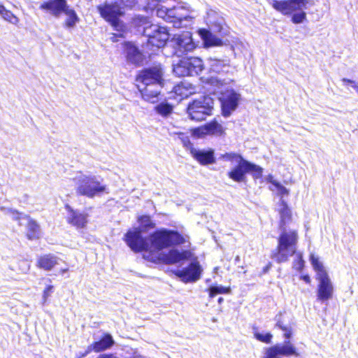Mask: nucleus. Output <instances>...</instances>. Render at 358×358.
<instances>
[{
  "mask_svg": "<svg viewBox=\"0 0 358 358\" xmlns=\"http://www.w3.org/2000/svg\"><path fill=\"white\" fill-rule=\"evenodd\" d=\"M209 65L210 70L216 73L225 71L224 69L229 67L228 64L224 60L212 58L209 59Z\"/></svg>",
  "mask_w": 358,
  "mask_h": 358,
  "instance_id": "obj_32",
  "label": "nucleus"
},
{
  "mask_svg": "<svg viewBox=\"0 0 358 358\" xmlns=\"http://www.w3.org/2000/svg\"><path fill=\"white\" fill-rule=\"evenodd\" d=\"M178 138L180 140L183 145L185 148H189L191 150V148H192V144L190 142L189 136L184 133H178Z\"/></svg>",
  "mask_w": 358,
  "mask_h": 358,
  "instance_id": "obj_43",
  "label": "nucleus"
},
{
  "mask_svg": "<svg viewBox=\"0 0 358 358\" xmlns=\"http://www.w3.org/2000/svg\"><path fill=\"white\" fill-rule=\"evenodd\" d=\"M155 108L156 112L163 117H167L168 115L172 113L173 110V107L172 105L165 102H162L159 103L155 106Z\"/></svg>",
  "mask_w": 358,
  "mask_h": 358,
  "instance_id": "obj_35",
  "label": "nucleus"
},
{
  "mask_svg": "<svg viewBox=\"0 0 358 358\" xmlns=\"http://www.w3.org/2000/svg\"><path fill=\"white\" fill-rule=\"evenodd\" d=\"M210 80H211V83H217V85H220L221 87H222V86H223L222 83L220 80H218V79H217V78H212L210 79Z\"/></svg>",
  "mask_w": 358,
  "mask_h": 358,
  "instance_id": "obj_47",
  "label": "nucleus"
},
{
  "mask_svg": "<svg viewBox=\"0 0 358 358\" xmlns=\"http://www.w3.org/2000/svg\"><path fill=\"white\" fill-rule=\"evenodd\" d=\"M199 34L203 40L205 45L207 47L219 46L222 44V40L213 35L209 30L201 29Z\"/></svg>",
  "mask_w": 358,
  "mask_h": 358,
  "instance_id": "obj_27",
  "label": "nucleus"
},
{
  "mask_svg": "<svg viewBox=\"0 0 358 358\" xmlns=\"http://www.w3.org/2000/svg\"><path fill=\"white\" fill-rule=\"evenodd\" d=\"M173 73L179 76H191L189 69H188V63L186 58L181 59L178 64L173 65Z\"/></svg>",
  "mask_w": 358,
  "mask_h": 358,
  "instance_id": "obj_31",
  "label": "nucleus"
},
{
  "mask_svg": "<svg viewBox=\"0 0 358 358\" xmlns=\"http://www.w3.org/2000/svg\"><path fill=\"white\" fill-rule=\"evenodd\" d=\"M140 22L142 23L140 27L143 26V34L148 37V43L158 48L164 47L170 36L167 29L158 24H150L143 17L140 18Z\"/></svg>",
  "mask_w": 358,
  "mask_h": 358,
  "instance_id": "obj_6",
  "label": "nucleus"
},
{
  "mask_svg": "<svg viewBox=\"0 0 358 358\" xmlns=\"http://www.w3.org/2000/svg\"><path fill=\"white\" fill-rule=\"evenodd\" d=\"M169 13V8L164 6H159L157 7L156 10V14L159 17L162 18L165 21H167V14Z\"/></svg>",
  "mask_w": 358,
  "mask_h": 358,
  "instance_id": "obj_42",
  "label": "nucleus"
},
{
  "mask_svg": "<svg viewBox=\"0 0 358 358\" xmlns=\"http://www.w3.org/2000/svg\"><path fill=\"white\" fill-rule=\"evenodd\" d=\"M269 3L278 11L284 15L291 14L296 10H301L306 7L308 0H289L278 1L268 0Z\"/></svg>",
  "mask_w": 358,
  "mask_h": 358,
  "instance_id": "obj_12",
  "label": "nucleus"
},
{
  "mask_svg": "<svg viewBox=\"0 0 358 358\" xmlns=\"http://www.w3.org/2000/svg\"><path fill=\"white\" fill-rule=\"evenodd\" d=\"M124 52L128 63L139 65L143 61V55L138 48L131 42L124 43Z\"/></svg>",
  "mask_w": 358,
  "mask_h": 358,
  "instance_id": "obj_21",
  "label": "nucleus"
},
{
  "mask_svg": "<svg viewBox=\"0 0 358 358\" xmlns=\"http://www.w3.org/2000/svg\"><path fill=\"white\" fill-rule=\"evenodd\" d=\"M280 234L278 240L277 252L273 257L278 263L285 262L296 252L299 239L296 228L280 229Z\"/></svg>",
  "mask_w": 358,
  "mask_h": 358,
  "instance_id": "obj_4",
  "label": "nucleus"
},
{
  "mask_svg": "<svg viewBox=\"0 0 358 358\" xmlns=\"http://www.w3.org/2000/svg\"><path fill=\"white\" fill-rule=\"evenodd\" d=\"M60 259L53 254H46L37 259L36 266L45 271H51L59 264Z\"/></svg>",
  "mask_w": 358,
  "mask_h": 358,
  "instance_id": "obj_23",
  "label": "nucleus"
},
{
  "mask_svg": "<svg viewBox=\"0 0 358 358\" xmlns=\"http://www.w3.org/2000/svg\"><path fill=\"white\" fill-rule=\"evenodd\" d=\"M6 213L9 215L13 220L17 221L19 225H21V226L24 224L25 219H24V218L28 217V215H26L23 213H19L13 209H10V208L6 209Z\"/></svg>",
  "mask_w": 358,
  "mask_h": 358,
  "instance_id": "obj_36",
  "label": "nucleus"
},
{
  "mask_svg": "<svg viewBox=\"0 0 358 358\" xmlns=\"http://www.w3.org/2000/svg\"><path fill=\"white\" fill-rule=\"evenodd\" d=\"M141 233L140 229H134L125 235L127 245L136 252L150 250L149 241L142 236Z\"/></svg>",
  "mask_w": 358,
  "mask_h": 358,
  "instance_id": "obj_10",
  "label": "nucleus"
},
{
  "mask_svg": "<svg viewBox=\"0 0 358 358\" xmlns=\"http://www.w3.org/2000/svg\"><path fill=\"white\" fill-rule=\"evenodd\" d=\"M130 358H138V357H130Z\"/></svg>",
  "mask_w": 358,
  "mask_h": 358,
  "instance_id": "obj_52",
  "label": "nucleus"
},
{
  "mask_svg": "<svg viewBox=\"0 0 358 358\" xmlns=\"http://www.w3.org/2000/svg\"><path fill=\"white\" fill-rule=\"evenodd\" d=\"M190 153L202 165L213 164L215 162L214 152L212 150H205L192 148Z\"/></svg>",
  "mask_w": 358,
  "mask_h": 358,
  "instance_id": "obj_22",
  "label": "nucleus"
},
{
  "mask_svg": "<svg viewBox=\"0 0 358 358\" xmlns=\"http://www.w3.org/2000/svg\"><path fill=\"white\" fill-rule=\"evenodd\" d=\"M138 221L140 224V227L136 229H140L141 232L146 231L150 229L155 227V223L148 215H142L139 217Z\"/></svg>",
  "mask_w": 358,
  "mask_h": 358,
  "instance_id": "obj_34",
  "label": "nucleus"
},
{
  "mask_svg": "<svg viewBox=\"0 0 358 358\" xmlns=\"http://www.w3.org/2000/svg\"><path fill=\"white\" fill-rule=\"evenodd\" d=\"M224 132V129L222 125L216 120H213L203 127L194 129L192 131V134L197 137H202L205 135L221 136Z\"/></svg>",
  "mask_w": 358,
  "mask_h": 358,
  "instance_id": "obj_20",
  "label": "nucleus"
},
{
  "mask_svg": "<svg viewBox=\"0 0 358 358\" xmlns=\"http://www.w3.org/2000/svg\"><path fill=\"white\" fill-rule=\"evenodd\" d=\"M77 194L92 199L103 193H108L107 185L100 176L78 173L73 178Z\"/></svg>",
  "mask_w": 358,
  "mask_h": 358,
  "instance_id": "obj_3",
  "label": "nucleus"
},
{
  "mask_svg": "<svg viewBox=\"0 0 358 358\" xmlns=\"http://www.w3.org/2000/svg\"><path fill=\"white\" fill-rule=\"evenodd\" d=\"M0 15L4 20L13 24L17 25L20 22L19 18L11 11L7 10L3 5H0Z\"/></svg>",
  "mask_w": 358,
  "mask_h": 358,
  "instance_id": "obj_33",
  "label": "nucleus"
},
{
  "mask_svg": "<svg viewBox=\"0 0 358 358\" xmlns=\"http://www.w3.org/2000/svg\"><path fill=\"white\" fill-rule=\"evenodd\" d=\"M280 208L279 213L280 215V229L282 228H292V220L290 209L288 208L285 201L281 199Z\"/></svg>",
  "mask_w": 358,
  "mask_h": 358,
  "instance_id": "obj_25",
  "label": "nucleus"
},
{
  "mask_svg": "<svg viewBox=\"0 0 358 358\" xmlns=\"http://www.w3.org/2000/svg\"><path fill=\"white\" fill-rule=\"evenodd\" d=\"M68 6L66 0H49L40 5V9L45 13L59 18Z\"/></svg>",
  "mask_w": 358,
  "mask_h": 358,
  "instance_id": "obj_17",
  "label": "nucleus"
},
{
  "mask_svg": "<svg viewBox=\"0 0 358 358\" xmlns=\"http://www.w3.org/2000/svg\"><path fill=\"white\" fill-rule=\"evenodd\" d=\"M192 253L189 250L179 251L177 249H172L167 253L161 254V259L166 264L179 263L183 260L191 259Z\"/></svg>",
  "mask_w": 358,
  "mask_h": 358,
  "instance_id": "obj_19",
  "label": "nucleus"
},
{
  "mask_svg": "<svg viewBox=\"0 0 358 358\" xmlns=\"http://www.w3.org/2000/svg\"><path fill=\"white\" fill-rule=\"evenodd\" d=\"M222 301H223V299H222V298H220V299H218V303H221L222 302Z\"/></svg>",
  "mask_w": 358,
  "mask_h": 358,
  "instance_id": "obj_50",
  "label": "nucleus"
},
{
  "mask_svg": "<svg viewBox=\"0 0 358 358\" xmlns=\"http://www.w3.org/2000/svg\"><path fill=\"white\" fill-rule=\"evenodd\" d=\"M188 63L191 76L197 75L202 71L203 69V61L199 57L186 58Z\"/></svg>",
  "mask_w": 358,
  "mask_h": 358,
  "instance_id": "obj_30",
  "label": "nucleus"
},
{
  "mask_svg": "<svg viewBox=\"0 0 358 358\" xmlns=\"http://www.w3.org/2000/svg\"><path fill=\"white\" fill-rule=\"evenodd\" d=\"M66 220L68 224L77 229H85L88 223V214L79 210H75L69 205L65 206Z\"/></svg>",
  "mask_w": 358,
  "mask_h": 358,
  "instance_id": "obj_13",
  "label": "nucleus"
},
{
  "mask_svg": "<svg viewBox=\"0 0 358 358\" xmlns=\"http://www.w3.org/2000/svg\"><path fill=\"white\" fill-rule=\"evenodd\" d=\"M206 22L210 31L225 36L228 32V27L225 24L224 17L217 11L210 10L207 13Z\"/></svg>",
  "mask_w": 358,
  "mask_h": 358,
  "instance_id": "obj_14",
  "label": "nucleus"
},
{
  "mask_svg": "<svg viewBox=\"0 0 358 358\" xmlns=\"http://www.w3.org/2000/svg\"><path fill=\"white\" fill-rule=\"evenodd\" d=\"M67 271H68V268H64V269H62V270L61 271V273H65V272H66Z\"/></svg>",
  "mask_w": 358,
  "mask_h": 358,
  "instance_id": "obj_49",
  "label": "nucleus"
},
{
  "mask_svg": "<svg viewBox=\"0 0 358 358\" xmlns=\"http://www.w3.org/2000/svg\"><path fill=\"white\" fill-rule=\"evenodd\" d=\"M182 87L181 86H178L177 88L176 89V93L177 94H181L180 92V90H181Z\"/></svg>",
  "mask_w": 358,
  "mask_h": 358,
  "instance_id": "obj_48",
  "label": "nucleus"
},
{
  "mask_svg": "<svg viewBox=\"0 0 358 358\" xmlns=\"http://www.w3.org/2000/svg\"><path fill=\"white\" fill-rule=\"evenodd\" d=\"M24 224L27 227V236L29 240L39 238L41 236V229L38 224L29 216L24 217Z\"/></svg>",
  "mask_w": 358,
  "mask_h": 358,
  "instance_id": "obj_26",
  "label": "nucleus"
},
{
  "mask_svg": "<svg viewBox=\"0 0 358 358\" xmlns=\"http://www.w3.org/2000/svg\"><path fill=\"white\" fill-rule=\"evenodd\" d=\"M203 269L197 260L192 261L188 266L175 271L176 276L185 282H194L201 278Z\"/></svg>",
  "mask_w": 358,
  "mask_h": 358,
  "instance_id": "obj_11",
  "label": "nucleus"
},
{
  "mask_svg": "<svg viewBox=\"0 0 358 358\" xmlns=\"http://www.w3.org/2000/svg\"><path fill=\"white\" fill-rule=\"evenodd\" d=\"M236 261H239V257L238 256L236 257Z\"/></svg>",
  "mask_w": 358,
  "mask_h": 358,
  "instance_id": "obj_51",
  "label": "nucleus"
},
{
  "mask_svg": "<svg viewBox=\"0 0 358 358\" xmlns=\"http://www.w3.org/2000/svg\"><path fill=\"white\" fill-rule=\"evenodd\" d=\"M187 236H183L178 231L162 229L150 236L149 251H160L173 245H182L187 241Z\"/></svg>",
  "mask_w": 358,
  "mask_h": 358,
  "instance_id": "obj_5",
  "label": "nucleus"
},
{
  "mask_svg": "<svg viewBox=\"0 0 358 358\" xmlns=\"http://www.w3.org/2000/svg\"><path fill=\"white\" fill-rule=\"evenodd\" d=\"M164 72L161 65L147 68L138 74L136 81L142 99L150 103H156L159 99L161 90L164 86Z\"/></svg>",
  "mask_w": 358,
  "mask_h": 358,
  "instance_id": "obj_1",
  "label": "nucleus"
},
{
  "mask_svg": "<svg viewBox=\"0 0 358 358\" xmlns=\"http://www.w3.org/2000/svg\"><path fill=\"white\" fill-rule=\"evenodd\" d=\"M310 261L313 267V269L316 272V278L329 275L323 263L320 260L318 257L311 254L310 257Z\"/></svg>",
  "mask_w": 358,
  "mask_h": 358,
  "instance_id": "obj_29",
  "label": "nucleus"
},
{
  "mask_svg": "<svg viewBox=\"0 0 358 358\" xmlns=\"http://www.w3.org/2000/svg\"><path fill=\"white\" fill-rule=\"evenodd\" d=\"M240 99L241 94L233 88L222 87L219 96L222 115L226 117L230 116L237 108Z\"/></svg>",
  "mask_w": 358,
  "mask_h": 358,
  "instance_id": "obj_9",
  "label": "nucleus"
},
{
  "mask_svg": "<svg viewBox=\"0 0 358 358\" xmlns=\"http://www.w3.org/2000/svg\"><path fill=\"white\" fill-rule=\"evenodd\" d=\"M276 326L278 327L280 329H281L284 331V336L287 339H289L291 337L292 331L289 327L282 325V324L280 322H278L276 324Z\"/></svg>",
  "mask_w": 358,
  "mask_h": 358,
  "instance_id": "obj_45",
  "label": "nucleus"
},
{
  "mask_svg": "<svg viewBox=\"0 0 358 358\" xmlns=\"http://www.w3.org/2000/svg\"><path fill=\"white\" fill-rule=\"evenodd\" d=\"M171 42L176 52L179 54L191 52L195 48L192 34L189 31L183 32L181 34H175Z\"/></svg>",
  "mask_w": 358,
  "mask_h": 358,
  "instance_id": "obj_15",
  "label": "nucleus"
},
{
  "mask_svg": "<svg viewBox=\"0 0 358 358\" xmlns=\"http://www.w3.org/2000/svg\"><path fill=\"white\" fill-rule=\"evenodd\" d=\"M122 5V0H115L113 3H106L104 6L97 7L101 15L117 31H121L123 28V24L119 19L123 14Z\"/></svg>",
  "mask_w": 358,
  "mask_h": 358,
  "instance_id": "obj_8",
  "label": "nucleus"
},
{
  "mask_svg": "<svg viewBox=\"0 0 358 358\" xmlns=\"http://www.w3.org/2000/svg\"><path fill=\"white\" fill-rule=\"evenodd\" d=\"M307 3L306 4V6ZM306 8V6L304 8V9ZM303 8L299 10L300 12L294 13L292 15V21L294 24H299L303 22V20L306 18V13L303 10ZM296 10V11H297Z\"/></svg>",
  "mask_w": 358,
  "mask_h": 358,
  "instance_id": "obj_39",
  "label": "nucleus"
},
{
  "mask_svg": "<svg viewBox=\"0 0 358 358\" xmlns=\"http://www.w3.org/2000/svg\"><path fill=\"white\" fill-rule=\"evenodd\" d=\"M213 99L206 96L193 101L188 105L187 114L189 118L195 121H202L207 116L212 115L213 110Z\"/></svg>",
  "mask_w": 358,
  "mask_h": 358,
  "instance_id": "obj_7",
  "label": "nucleus"
},
{
  "mask_svg": "<svg viewBox=\"0 0 358 358\" xmlns=\"http://www.w3.org/2000/svg\"><path fill=\"white\" fill-rule=\"evenodd\" d=\"M271 182L275 187L279 195L284 196L289 194V190L277 181L271 180Z\"/></svg>",
  "mask_w": 358,
  "mask_h": 358,
  "instance_id": "obj_41",
  "label": "nucleus"
},
{
  "mask_svg": "<svg viewBox=\"0 0 358 358\" xmlns=\"http://www.w3.org/2000/svg\"><path fill=\"white\" fill-rule=\"evenodd\" d=\"M254 336L258 341L265 343H270L271 342V338L273 337L272 334L270 333H259L258 331L254 332Z\"/></svg>",
  "mask_w": 358,
  "mask_h": 358,
  "instance_id": "obj_38",
  "label": "nucleus"
},
{
  "mask_svg": "<svg viewBox=\"0 0 358 358\" xmlns=\"http://www.w3.org/2000/svg\"><path fill=\"white\" fill-rule=\"evenodd\" d=\"M113 344L114 340L113 339L112 336L110 334H106L100 341L94 342L90 345L87 348L86 354L92 350L96 352L104 351L112 347Z\"/></svg>",
  "mask_w": 358,
  "mask_h": 358,
  "instance_id": "obj_24",
  "label": "nucleus"
},
{
  "mask_svg": "<svg viewBox=\"0 0 358 358\" xmlns=\"http://www.w3.org/2000/svg\"><path fill=\"white\" fill-rule=\"evenodd\" d=\"M209 296L213 298L219 294H227L230 292L229 287H225L222 285L211 286L208 288Z\"/></svg>",
  "mask_w": 358,
  "mask_h": 358,
  "instance_id": "obj_37",
  "label": "nucleus"
},
{
  "mask_svg": "<svg viewBox=\"0 0 358 358\" xmlns=\"http://www.w3.org/2000/svg\"><path fill=\"white\" fill-rule=\"evenodd\" d=\"M318 281L317 297L322 302L329 301L333 297L334 287L329 275L316 278Z\"/></svg>",
  "mask_w": 358,
  "mask_h": 358,
  "instance_id": "obj_16",
  "label": "nucleus"
},
{
  "mask_svg": "<svg viewBox=\"0 0 358 358\" xmlns=\"http://www.w3.org/2000/svg\"><path fill=\"white\" fill-rule=\"evenodd\" d=\"M303 280H304L306 283L308 284H310V278L309 277V275H303L301 276V278Z\"/></svg>",
  "mask_w": 358,
  "mask_h": 358,
  "instance_id": "obj_46",
  "label": "nucleus"
},
{
  "mask_svg": "<svg viewBox=\"0 0 358 358\" xmlns=\"http://www.w3.org/2000/svg\"><path fill=\"white\" fill-rule=\"evenodd\" d=\"M222 158L234 165L231 171L227 173V176L234 182H245L247 173H250L254 179L262 177L263 169L261 166L248 162L238 153L227 152L222 156Z\"/></svg>",
  "mask_w": 358,
  "mask_h": 358,
  "instance_id": "obj_2",
  "label": "nucleus"
},
{
  "mask_svg": "<svg viewBox=\"0 0 358 358\" xmlns=\"http://www.w3.org/2000/svg\"><path fill=\"white\" fill-rule=\"evenodd\" d=\"M52 290H53L52 285H48L45 287V289H44L43 293V304H44L47 301L48 297L52 293Z\"/></svg>",
  "mask_w": 358,
  "mask_h": 358,
  "instance_id": "obj_44",
  "label": "nucleus"
},
{
  "mask_svg": "<svg viewBox=\"0 0 358 358\" xmlns=\"http://www.w3.org/2000/svg\"><path fill=\"white\" fill-rule=\"evenodd\" d=\"M189 18L188 10L181 6L169 8L167 21L173 23V27L180 28L182 26V21Z\"/></svg>",
  "mask_w": 358,
  "mask_h": 358,
  "instance_id": "obj_18",
  "label": "nucleus"
},
{
  "mask_svg": "<svg viewBox=\"0 0 358 358\" xmlns=\"http://www.w3.org/2000/svg\"><path fill=\"white\" fill-rule=\"evenodd\" d=\"M63 13L66 16L63 24L64 27L68 29L74 28L79 22V17L76 11L68 6Z\"/></svg>",
  "mask_w": 358,
  "mask_h": 358,
  "instance_id": "obj_28",
  "label": "nucleus"
},
{
  "mask_svg": "<svg viewBox=\"0 0 358 358\" xmlns=\"http://www.w3.org/2000/svg\"><path fill=\"white\" fill-rule=\"evenodd\" d=\"M296 258L293 262V268L297 271H301L304 266V261L303 259L302 254L295 253Z\"/></svg>",
  "mask_w": 358,
  "mask_h": 358,
  "instance_id": "obj_40",
  "label": "nucleus"
}]
</instances>
